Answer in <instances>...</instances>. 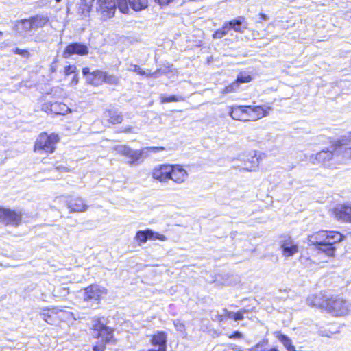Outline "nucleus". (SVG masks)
Here are the masks:
<instances>
[{"label": "nucleus", "mask_w": 351, "mask_h": 351, "mask_svg": "<svg viewBox=\"0 0 351 351\" xmlns=\"http://www.w3.org/2000/svg\"><path fill=\"white\" fill-rule=\"evenodd\" d=\"M120 82L119 77L113 74H108L106 72L104 82L111 85H117Z\"/></svg>", "instance_id": "32"}, {"label": "nucleus", "mask_w": 351, "mask_h": 351, "mask_svg": "<svg viewBox=\"0 0 351 351\" xmlns=\"http://www.w3.org/2000/svg\"><path fill=\"white\" fill-rule=\"evenodd\" d=\"M241 337V333L237 332H235L232 336H231L230 337H233V338H240Z\"/></svg>", "instance_id": "49"}, {"label": "nucleus", "mask_w": 351, "mask_h": 351, "mask_svg": "<svg viewBox=\"0 0 351 351\" xmlns=\"http://www.w3.org/2000/svg\"><path fill=\"white\" fill-rule=\"evenodd\" d=\"M281 248L282 249L283 255L285 256H293L298 252V245L290 239L282 242Z\"/></svg>", "instance_id": "20"}, {"label": "nucleus", "mask_w": 351, "mask_h": 351, "mask_svg": "<svg viewBox=\"0 0 351 351\" xmlns=\"http://www.w3.org/2000/svg\"><path fill=\"white\" fill-rule=\"evenodd\" d=\"M56 169L58 170H60V169H64V171H66L67 169L66 167H62V166H58L56 167Z\"/></svg>", "instance_id": "50"}, {"label": "nucleus", "mask_w": 351, "mask_h": 351, "mask_svg": "<svg viewBox=\"0 0 351 351\" xmlns=\"http://www.w3.org/2000/svg\"><path fill=\"white\" fill-rule=\"evenodd\" d=\"M117 7L123 14H129L130 7L134 11H141L148 5V0H117Z\"/></svg>", "instance_id": "7"}, {"label": "nucleus", "mask_w": 351, "mask_h": 351, "mask_svg": "<svg viewBox=\"0 0 351 351\" xmlns=\"http://www.w3.org/2000/svg\"><path fill=\"white\" fill-rule=\"evenodd\" d=\"M14 28L19 35L25 34L33 29L30 19L16 21Z\"/></svg>", "instance_id": "21"}, {"label": "nucleus", "mask_w": 351, "mask_h": 351, "mask_svg": "<svg viewBox=\"0 0 351 351\" xmlns=\"http://www.w3.org/2000/svg\"><path fill=\"white\" fill-rule=\"evenodd\" d=\"M351 141V132L348 135L342 136V138L335 142L330 147V149L322 150L318 152L315 156L312 155L310 157V160L315 164L317 161L318 163L322 164L327 167H331L332 165L330 163V160L342 150L343 145H348V141Z\"/></svg>", "instance_id": "2"}, {"label": "nucleus", "mask_w": 351, "mask_h": 351, "mask_svg": "<svg viewBox=\"0 0 351 351\" xmlns=\"http://www.w3.org/2000/svg\"><path fill=\"white\" fill-rule=\"evenodd\" d=\"M76 67L74 65H69L64 68V74L69 75L75 72Z\"/></svg>", "instance_id": "40"}, {"label": "nucleus", "mask_w": 351, "mask_h": 351, "mask_svg": "<svg viewBox=\"0 0 351 351\" xmlns=\"http://www.w3.org/2000/svg\"><path fill=\"white\" fill-rule=\"evenodd\" d=\"M105 117L108 119V121L112 124L121 123L123 117L120 113L114 110H108L105 112Z\"/></svg>", "instance_id": "26"}, {"label": "nucleus", "mask_w": 351, "mask_h": 351, "mask_svg": "<svg viewBox=\"0 0 351 351\" xmlns=\"http://www.w3.org/2000/svg\"><path fill=\"white\" fill-rule=\"evenodd\" d=\"M187 171L180 165H171L170 180L177 184L184 183L188 178Z\"/></svg>", "instance_id": "16"}, {"label": "nucleus", "mask_w": 351, "mask_h": 351, "mask_svg": "<svg viewBox=\"0 0 351 351\" xmlns=\"http://www.w3.org/2000/svg\"><path fill=\"white\" fill-rule=\"evenodd\" d=\"M260 16L261 17V19L263 20V21H267L269 18L267 15L263 14V13H261L260 14Z\"/></svg>", "instance_id": "48"}, {"label": "nucleus", "mask_w": 351, "mask_h": 351, "mask_svg": "<svg viewBox=\"0 0 351 351\" xmlns=\"http://www.w3.org/2000/svg\"><path fill=\"white\" fill-rule=\"evenodd\" d=\"M124 132H132V128H126L124 130H123Z\"/></svg>", "instance_id": "51"}, {"label": "nucleus", "mask_w": 351, "mask_h": 351, "mask_svg": "<svg viewBox=\"0 0 351 351\" xmlns=\"http://www.w3.org/2000/svg\"><path fill=\"white\" fill-rule=\"evenodd\" d=\"M171 165L163 164L155 167L152 170V178L160 182H166L170 180Z\"/></svg>", "instance_id": "12"}, {"label": "nucleus", "mask_w": 351, "mask_h": 351, "mask_svg": "<svg viewBox=\"0 0 351 351\" xmlns=\"http://www.w3.org/2000/svg\"><path fill=\"white\" fill-rule=\"evenodd\" d=\"M43 108L47 113L50 112L54 114H66L71 112V109L64 104L60 102L46 103Z\"/></svg>", "instance_id": "17"}, {"label": "nucleus", "mask_w": 351, "mask_h": 351, "mask_svg": "<svg viewBox=\"0 0 351 351\" xmlns=\"http://www.w3.org/2000/svg\"><path fill=\"white\" fill-rule=\"evenodd\" d=\"M184 97H183L182 96L172 95V96H169V97H166L163 95L160 96V101L162 103L181 101H184Z\"/></svg>", "instance_id": "34"}, {"label": "nucleus", "mask_w": 351, "mask_h": 351, "mask_svg": "<svg viewBox=\"0 0 351 351\" xmlns=\"http://www.w3.org/2000/svg\"><path fill=\"white\" fill-rule=\"evenodd\" d=\"M58 141V136L55 134L47 135L46 133H42L36 141L34 151L45 154L53 153Z\"/></svg>", "instance_id": "4"}, {"label": "nucleus", "mask_w": 351, "mask_h": 351, "mask_svg": "<svg viewBox=\"0 0 351 351\" xmlns=\"http://www.w3.org/2000/svg\"><path fill=\"white\" fill-rule=\"evenodd\" d=\"M105 74L106 72H103L99 70H96L91 73L92 77H88L87 80L89 81L90 84L97 85L100 82H104Z\"/></svg>", "instance_id": "28"}, {"label": "nucleus", "mask_w": 351, "mask_h": 351, "mask_svg": "<svg viewBox=\"0 0 351 351\" xmlns=\"http://www.w3.org/2000/svg\"><path fill=\"white\" fill-rule=\"evenodd\" d=\"M14 53L16 54L21 55L24 57L27 56L29 55V52L27 49H22L20 48H15L14 49Z\"/></svg>", "instance_id": "41"}, {"label": "nucleus", "mask_w": 351, "mask_h": 351, "mask_svg": "<svg viewBox=\"0 0 351 351\" xmlns=\"http://www.w3.org/2000/svg\"><path fill=\"white\" fill-rule=\"evenodd\" d=\"M268 341L267 340H262L257 343L254 346H253L250 351H279L278 349L273 348L268 350H264L262 348L265 347L267 345Z\"/></svg>", "instance_id": "33"}, {"label": "nucleus", "mask_w": 351, "mask_h": 351, "mask_svg": "<svg viewBox=\"0 0 351 351\" xmlns=\"http://www.w3.org/2000/svg\"><path fill=\"white\" fill-rule=\"evenodd\" d=\"M173 0H155L156 2H157L158 3H159L160 5L168 4L170 2H171Z\"/></svg>", "instance_id": "46"}, {"label": "nucleus", "mask_w": 351, "mask_h": 351, "mask_svg": "<svg viewBox=\"0 0 351 351\" xmlns=\"http://www.w3.org/2000/svg\"><path fill=\"white\" fill-rule=\"evenodd\" d=\"M343 236L339 232L330 231L326 239H323V243L315 246L318 253H324L328 257L335 256L336 248L334 245L341 241Z\"/></svg>", "instance_id": "5"}, {"label": "nucleus", "mask_w": 351, "mask_h": 351, "mask_svg": "<svg viewBox=\"0 0 351 351\" xmlns=\"http://www.w3.org/2000/svg\"><path fill=\"white\" fill-rule=\"evenodd\" d=\"M228 25L230 26L229 28H232L235 32H243V29H246L245 27H241L242 21L240 19L230 21Z\"/></svg>", "instance_id": "31"}, {"label": "nucleus", "mask_w": 351, "mask_h": 351, "mask_svg": "<svg viewBox=\"0 0 351 351\" xmlns=\"http://www.w3.org/2000/svg\"><path fill=\"white\" fill-rule=\"evenodd\" d=\"M3 36V32L1 31H0V36Z\"/></svg>", "instance_id": "54"}, {"label": "nucleus", "mask_w": 351, "mask_h": 351, "mask_svg": "<svg viewBox=\"0 0 351 351\" xmlns=\"http://www.w3.org/2000/svg\"><path fill=\"white\" fill-rule=\"evenodd\" d=\"M252 80L251 76L245 72H241L235 81L239 85L240 83H247Z\"/></svg>", "instance_id": "35"}, {"label": "nucleus", "mask_w": 351, "mask_h": 351, "mask_svg": "<svg viewBox=\"0 0 351 351\" xmlns=\"http://www.w3.org/2000/svg\"><path fill=\"white\" fill-rule=\"evenodd\" d=\"M138 152L141 153V158L142 157L147 158L149 156L150 152L148 147H145L141 149H138Z\"/></svg>", "instance_id": "42"}, {"label": "nucleus", "mask_w": 351, "mask_h": 351, "mask_svg": "<svg viewBox=\"0 0 351 351\" xmlns=\"http://www.w3.org/2000/svg\"><path fill=\"white\" fill-rule=\"evenodd\" d=\"M259 163L258 158L256 155V151H252L250 154V157L247 159V161L245 162V167L243 169L248 171H254L258 166Z\"/></svg>", "instance_id": "24"}, {"label": "nucleus", "mask_w": 351, "mask_h": 351, "mask_svg": "<svg viewBox=\"0 0 351 351\" xmlns=\"http://www.w3.org/2000/svg\"><path fill=\"white\" fill-rule=\"evenodd\" d=\"M93 335L97 338H101L105 343H109L113 339V330L99 322L94 326Z\"/></svg>", "instance_id": "11"}, {"label": "nucleus", "mask_w": 351, "mask_h": 351, "mask_svg": "<svg viewBox=\"0 0 351 351\" xmlns=\"http://www.w3.org/2000/svg\"><path fill=\"white\" fill-rule=\"evenodd\" d=\"M230 116L234 120L241 121H256L267 115L271 108H263L261 106H237L230 107Z\"/></svg>", "instance_id": "1"}, {"label": "nucleus", "mask_w": 351, "mask_h": 351, "mask_svg": "<svg viewBox=\"0 0 351 351\" xmlns=\"http://www.w3.org/2000/svg\"><path fill=\"white\" fill-rule=\"evenodd\" d=\"M88 53V48L84 44L74 43L69 44L63 51V57L68 58L73 54L84 56Z\"/></svg>", "instance_id": "14"}, {"label": "nucleus", "mask_w": 351, "mask_h": 351, "mask_svg": "<svg viewBox=\"0 0 351 351\" xmlns=\"http://www.w3.org/2000/svg\"><path fill=\"white\" fill-rule=\"evenodd\" d=\"M320 335H321L322 336L330 337L328 333H326V332L325 333V332H323V331H321V332H320Z\"/></svg>", "instance_id": "52"}, {"label": "nucleus", "mask_w": 351, "mask_h": 351, "mask_svg": "<svg viewBox=\"0 0 351 351\" xmlns=\"http://www.w3.org/2000/svg\"><path fill=\"white\" fill-rule=\"evenodd\" d=\"M345 145L342 146V150L340 153H343V156L346 158L351 159V147H344Z\"/></svg>", "instance_id": "39"}, {"label": "nucleus", "mask_w": 351, "mask_h": 351, "mask_svg": "<svg viewBox=\"0 0 351 351\" xmlns=\"http://www.w3.org/2000/svg\"><path fill=\"white\" fill-rule=\"evenodd\" d=\"M107 293L104 287H101L98 285H91L84 289V302H88L90 301L96 302L98 304L101 297Z\"/></svg>", "instance_id": "8"}, {"label": "nucleus", "mask_w": 351, "mask_h": 351, "mask_svg": "<svg viewBox=\"0 0 351 351\" xmlns=\"http://www.w3.org/2000/svg\"><path fill=\"white\" fill-rule=\"evenodd\" d=\"M78 83V77L77 75H75L71 82V85H76Z\"/></svg>", "instance_id": "47"}, {"label": "nucleus", "mask_w": 351, "mask_h": 351, "mask_svg": "<svg viewBox=\"0 0 351 351\" xmlns=\"http://www.w3.org/2000/svg\"><path fill=\"white\" fill-rule=\"evenodd\" d=\"M104 350H105V343H104L97 344L93 347L94 351H104Z\"/></svg>", "instance_id": "43"}, {"label": "nucleus", "mask_w": 351, "mask_h": 351, "mask_svg": "<svg viewBox=\"0 0 351 351\" xmlns=\"http://www.w3.org/2000/svg\"><path fill=\"white\" fill-rule=\"evenodd\" d=\"M61 314L69 315V313L57 307L44 309L40 313L42 319L49 324H53L58 319L62 318Z\"/></svg>", "instance_id": "13"}, {"label": "nucleus", "mask_w": 351, "mask_h": 351, "mask_svg": "<svg viewBox=\"0 0 351 351\" xmlns=\"http://www.w3.org/2000/svg\"><path fill=\"white\" fill-rule=\"evenodd\" d=\"M239 85L237 84V82H234L231 84L226 86L221 91L223 94H227L230 93L234 92L237 89H238Z\"/></svg>", "instance_id": "37"}, {"label": "nucleus", "mask_w": 351, "mask_h": 351, "mask_svg": "<svg viewBox=\"0 0 351 351\" xmlns=\"http://www.w3.org/2000/svg\"><path fill=\"white\" fill-rule=\"evenodd\" d=\"M149 240H160V241H165L167 240V237L162 234L154 232L153 230L149 229Z\"/></svg>", "instance_id": "36"}, {"label": "nucleus", "mask_w": 351, "mask_h": 351, "mask_svg": "<svg viewBox=\"0 0 351 351\" xmlns=\"http://www.w3.org/2000/svg\"><path fill=\"white\" fill-rule=\"evenodd\" d=\"M134 239L138 242V245L145 243L147 240H149V229L145 230H139L136 232Z\"/></svg>", "instance_id": "29"}, {"label": "nucleus", "mask_w": 351, "mask_h": 351, "mask_svg": "<svg viewBox=\"0 0 351 351\" xmlns=\"http://www.w3.org/2000/svg\"><path fill=\"white\" fill-rule=\"evenodd\" d=\"M115 150L129 159L128 162L129 165H134L140 162L141 153L138 152V149H132L127 145H118L115 147Z\"/></svg>", "instance_id": "10"}, {"label": "nucleus", "mask_w": 351, "mask_h": 351, "mask_svg": "<svg viewBox=\"0 0 351 351\" xmlns=\"http://www.w3.org/2000/svg\"><path fill=\"white\" fill-rule=\"evenodd\" d=\"M21 221V213L10 208H0V222L5 225L18 226Z\"/></svg>", "instance_id": "9"}, {"label": "nucleus", "mask_w": 351, "mask_h": 351, "mask_svg": "<svg viewBox=\"0 0 351 351\" xmlns=\"http://www.w3.org/2000/svg\"><path fill=\"white\" fill-rule=\"evenodd\" d=\"M326 309L334 316H344L350 312L351 303L342 297L337 296L327 300Z\"/></svg>", "instance_id": "3"}, {"label": "nucleus", "mask_w": 351, "mask_h": 351, "mask_svg": "<svg viewBox=\"0 0 351 351\" xmlns=\"http://www.w3.org/2000/svg\"><path fill=\"white\" fill-rule=\"evenodd\" d=\"M149 149L150 153H156L158 152H160L164 150L163 147H149Z\"/></svg>", "instance_id": "44"}, {"label": "nucleus", "mask_w": 351, "mask_h": 351, "mask_svg": "<svg viewBox=\"0 0 351 351\" xmlns=\"http://www.w3.org/2000/svg\"><path fill=\"white\" fill-rule=\"evenodd\" d=\"M329 233H330V231L327 230L315 232L309 237V241L312 245L317 246L318 244L323 243L324 239H326L328 238Z\"/></svg>", "instance_id": "23"}, {"label": "nucleus", "mask_w": 351, "mask_h": 351, "mask_svg": "<svg viewBox=\"0 0 351 351\" xmlns=\"http://www.w3.org/2000/svg\"><path fill=\"white\" fill-rule=\"evenodd\" d=\"M33 29H38L45 26L49 21L45 15H36L30 18Z\"/></svg>", "instance_id": "25"}, {"label": "nucleus", "mask_w": 351, "mask_h": 351, "mask_svg": "<svg viewBox=\"0 0 351 351\" xmlns=\"http://www.w3.org/2000/svg\"><path fill=\"white\" fill-rule=\"evenodd\" d=\"M97 12L100 15L102 20L114 16L117 5L114 0H97Z\"/></svg>", "instance_id": "6"}, {"label": "nucleus", "mask_w": 351, "mask_h": 351, "mask_svg": "<svg viewBox=\"0 0 351 351\" xmlns=\"http://www.w3.org/2000/svg\"><path fill=\"white\" fill-rule=\"evenodd\" d=\"M233 350H234V351H243V350H241V348H237H237H233Z\"/></svg>", "instance_id": "53"}, {"label": "nucleus", "mask_w": 351, "mask_h": 351, "mask_svg": "<svg viewBox=\"0 0 351 351\" xmlns=\"http://www.w3.org/2000/svg\"><path fill=\"white\" fill-rule=\"evenodd\" d=\"M82 73L84 76H87L90 77H91V73L90 72V69L88 67H84L82 69Z\"/></svg>", "instance_id": "45"}, {"label": "nucleus", "mask_w": 351, "mask_h": 351, "mask_svg": "<svg viewBox=\"0 0 351 351\" xmlns=\"http://www.w3.org/2000/svg\"><path fill=\"white\" fill-rule=\"evenodd\" d=\"M335 217L343 221H351V204H341L334 209Z\"/></svg>", "instance_id": "18"}, {"label": "nucleus", "mask_w": 351, "mask_h": 351, "mask_svg": "<svg viewBox=\"0 0 351 351\" xmlns=\"http://www.w3.org/2000/svg\"><path fill=\"white\" fill-rule=\"evenodd\" d=\"M229 29L230 28L227 25L223 26L221 29L215 32V34H213V37L215 38H222L228 33Z\"/></svg>", "instance_id": "38"}, {"label": "nucleus", "mask_w": 351, "mask_h": 351, "mask_svg": "<svg viewBox=\"0 0 351 351\" xmlns=\"http://www.w3.org/2000/svg\"><path fill=\"white\" fill-rule=\"evenodd\" d=\"M94 1L95 0H81L78 12L83 16H87L92 9Z\"/></svg>", "instance_id": "27"}, {"label": "nucleus", "mask_w": 351, "mask_h": 351, "mask_svg": "<svg viewBox=\"0 0 351 351\" xmlns=\"http://www.w3.org/2000/svg\"><path fill=\"white\" fill-rule=\"evenodd\" d=\"M67 207L71 213L84 212L86 210L88 206L84 200L80 197H76L67 202Z\"/></svg>", "instance_id": "19"}, {"label": "nucleus", "mask_w": 351, "mask_h": 351, "mask_svg": "<svg viewBox=\"0 0 351 351\" xmlns=\"http://www.w3.org/2000/svg\"><path fill=\"white\" fill-rule=\"evenodd\" d=\"M167 335L165 332L158 331L151 339V343L155 348L150 349V351H167Z\"/></svg>", "instance_id": "15"}, {"label": "nucleus", "mask_w": 351, "mask_h": 351, "mask_svg": "<svg viewBox=\"0 0 351 351\" xmlns=\"http://www.w3.org/2000/svg\"><path fill=\"white\" fill-rule=\"evenodd\" d=\"M128 66L127 70L129 71H133L141 75H145L148 77H158L159 75L160 74V70L158 69L153 73L151 72H146L144 70H143L138 65L130 63L126 64Z\"/></svg>", "instance_id": "22"}, {"label": "nucleus", "mask_w": 351, "mask_h": 351, "mask_svg": "<svg viewBox=\"0 0 351 351\" xmlns=\"http://www.w3.org/2000/svg\"><path fill=\"white\" fill-rule=\"evenodd\" d=\"M56 1L57 3H59V2H60V1H61V0H56Z\"/></svg>", "instance_id": "55"}, {"label": "nucleus", "mask_w": 351, "mask_h": 351, "mask_svg": "<svg viewBox=\"0 0 351 351\" xmlns=\"http://www.w3.org/2000/svg\"><path fill=\"white\" fill-rule=\"evenodd\" d=\"M225 311L226 315L229 317L234 319L235 321H239L243 319V314L247 312L246 309H241L237 313H233L227 311L226 309L223 310Z\"/></svg>", "instance_id": "30"}]
</instances>
